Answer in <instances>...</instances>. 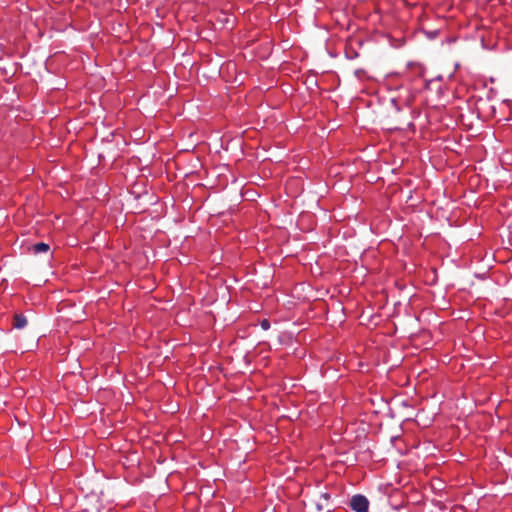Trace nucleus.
Masks as SVG:
<instances>
[{
    "label": "nucleus",
    "instance_id": "4",
    "mask_svg": "<svg viewBox=\"0 0 512 512\" xmlns=\"http://www.w3.org/2000/svg\"><path fill=\"white\" fill-rule=\"evenodd\" d=\"M27 325V318L23 314H15L13 316V327L22 329Z\"/></svg>",
    "mask_w": 512,
    "mask_h": 512
},
{
    "label": "nucleus",
    "instance_id": "5",
    "mask_svg": "<svg viewBox=\"0 0 512 512\" xmlns=\"http://www.w3.org/2000/svg\"><path fill=\"white\" fill-rule=\"evenodd\" d=\"M260 326L263 330H268L270 328V322L268 319H263L261 322H260Z\"/></svg>",
    "mask_w": 512,
    "mask_h": 512
},
{
    "label": "nucleus",
    "instance_id": "2",
    "mask_svg": "<svg viewBox=\"0 0 512 512\" xmlns=\"http://www.w3.org/2000/svg\"><path fill=\"white\" fill-rule=\"evenodd\" d=\"M330 494L327 492L320 493L315 499V506L318 511H323L329 508Z\"/></svg>",
    "mask_w": 512,
    "mask_h": 512
},
{
    "label": "nucleus",
    "instance_id": "3",
    "mask_svg": "<svg viewBox=\"0 0 512 512\" xmlns=\"http://www.w3.org/2000/svg\"><path fill=\"white\" fill-rule=\"evenodd\" d=\"M34 254L48 253L50 246L47 243L39 242L29 248Z\"/></svg>",
    "mask_w": 512,
    "mask_h": 512
},
{
    "label": "nucleus",
    "instance_id": "1",
    "mask_svg": "<svg viewBox=\"0 0 512 512\" xmlns=\"http://www.w3.org/2000/svg\"><path fill=\"white\" fill-rule=\"evenodd\" d=\"M350 507L355 512H367L369 501L365 496L357 494L351 498Z\"/></svg>",
    "mask_w": 512,
    "mask_h": 512
}]
</instances>
